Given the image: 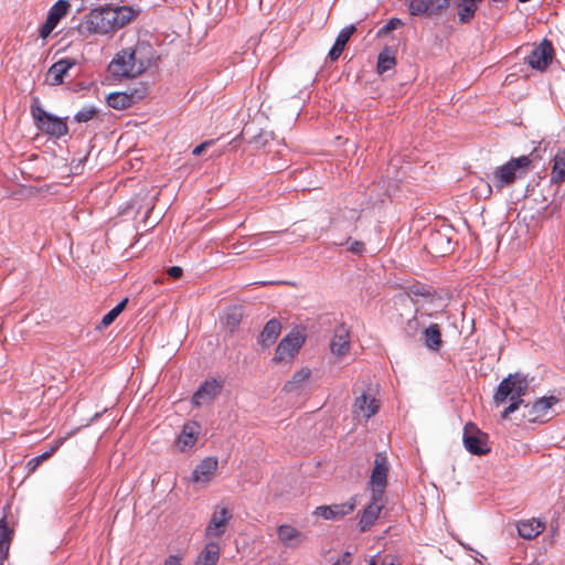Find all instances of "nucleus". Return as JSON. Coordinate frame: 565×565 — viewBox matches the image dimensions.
<instances>
[{
	"label": "nucleus",
	"mask_w": 565,
	"mask_h": 565,
	"mask_svg": "<svg viewBox=\"0 0 565 565\" xmlns=\"http://www.w3.org/2000/svg\"><path fill=\"white\" fill-rule=\"evenodd\" d=\"M355 26L353 24L349 25V26H345L343 28L337 39H335V42H334V45L341 47L342 50H344L347 43L349 42L350 38L352 36V34L355 32Z\"/></svg>",
	"instance_id": "obj_36"
},
{
	"label": "nucleus",
	"mask_w": 565,
	"mask_h": 565,
	"mask_svg": "<svg viewBox=\"0 0 565 565\" xmlns=\"http://www.w3.org/2000/svg\"><path fill=\"white\" fill-rule=\"evenodd\" d=\"M76 64L73 58H62L55 62L47 71L45 83L52 86L61 85L68 71Z\"/></svg>",
	"instance_id": "obj_19"
},
{
	"label": "nucleus",
	"mask_w": 565,
	"mask_h": 565,
	"mask_svg": "<svg viewBox=\"0 0 565 565\" xmlns=\"http://www.w3.org/2000/svg\"><path fill=\"white\" fill-rule=\"evenodd\" d=\"M58 22L47 15L46 21L40 28V36L45 39L51 34Z\"/></svg>",
	"instance_id": "obj_40"
},
{
	"label": "nucleus",
	"mask_w": 565,
	"mask_h": 565,
	"mask_svg": "<svg viewBox=\"0 0 565 565\" xmlns=\"http://www.w3.org/2000/svg\"><path fill=\"white\" fill-rule=\"evenodd\" d=\"M178 273H179V277H181V275H182V269H181L180 267H179V269H178Z\"/></svg>",
	"instance_id": "obj_51"
},
{
	"label": "nucleus",
	"mask_w": 565,
	"mask_h": 565,
	"mask_svg": "<svg viewBox=\"0 0 565 565\" xmlns=\"http://www.w3.org/2000/svg\"><path fill=\"white\" fill-rule=\"evenodd\" d=\"M354 508L355 500L354 498H351L350 501L344 503L318 507L315 511V514L322 516L326 520H337L351 513Z\"/></svg>",
	"instance_id": "obj_18"
},
{
	"label": "nucleus",
	"mask_w": 565,
	"mask_h": 565,
	"mask_svg": "<svg viewBox=\"0 0 565 565\" xmlns=\"http://www.w3.org/2000/svg\"><path fill=\"white\" fill-rule=\"evenodd\" d=\"M153 58L152 45L147 41H138L132 47L118 52L108 70L116 78L136 77L150 66Z\"/></svg>",
	"instance_id": "obj_1"
},
{
	"label": "nucleus",
	"mask_w": 565,
	"mask_h": 565,
	"mask_svg": "<svg viewBox=\"0 0 565 565\" xmlns=\"http://www.w3.org/2000/svg\"><path fill=\"white\" fill-rule=\"evenodd\" d=\"M370 565H376V564H375V561H374V559H372V561H371V563H370Z\"/></svg>",
	"instance_id": "obj_52"
},
{
	"label": "nucleus",
	"mask_w": 565,
	"mask_h": 565,
	"mask_svg": "<svg viewBox=\"0 0 565 565\" xmlns=\"http://www.w3.org/2000/svg\"><path fill=\"white\" fill-rule=\"evenodd\" d=\"M242 315L234 310L233 312L227 313L226 316V326L234 330L241 322Z\"/></svg>",
	"instance_id": "obj_41"
},
{
	"label": "nucleus",
	"mask_w": 565,
	"mask_h": 565,
	"mask_svg": "<svg viewBox=\"0 0 565 565\" xmlns=\"http://www.w3.org/2000/svg\"><path fill=\"white\" fill-rule=\"evenodd\" d=\"M128 302V299H122L115 308H113L109 312H107L102 321H100V328H106L110 326L115 319L124 311Z\"/></svg>",
	"instance_id": "obj_34"
},
{
	"label": "nucleus",
	"mask_w": 565,
	"mask_h": 565,
	"mask_svg": "<svg viewBox=\"0 0 565 565\" xmlns=\"http://www.w3.org/2000/svg\"><path fill=\"white\" fill-rule=\"evenodd\" d=\"M342 52H343V50H342L341 47H339V46H337V45H334V44H333V46H332V47H331V50L329 51L328 56H329V58H330L332 62H334V61H337V60L340 57V55L342 54Z\"/></svg>",
	"instance_id": "obj_43"
},
{
	"label": "nucleus",
	"mask_w": 565,
	"mask_h": 565,
	"mask_svg": "<svg viewBox=\"0 0 565 565\" xmlns=\"http://www.w3.org/2000/svg\"><path fill=\"white\" fill-rule=\"evenodd\" d=\"M396 64L395 56L390 52L388 49H385L379 54L376 70L379 74H384L385 72L392 70Z\"/></svg>",
	"instance_id": "obj_32"
},
{
	"label": "nucleus",
	"mask_w": 565,
	"mask_h": 565,
	"mask_svg": "<svg viewBox=\"0 0 565 565\" xmlns=\"http://www.w3.org/2000/svg\"><path fill=\"white\" fill-rule=\"evenodd\" d=\"M167 274L173 278L177 279V266H172L167 270Z\"/></svg>",
	"instance_id": "obj_46"
},
{
	"label": "nucleus",
	"mask_w": 565,
	"mask_h": 565,
	"mask_svg": "<svg viewBox=\"0 0 565 565\" xmlns=\"http://www.w3.org/2000/svg\"><path fill=\"white\" fill-rule=\"evenodd\" d=\"M30 110L35 126L43 134L56 139L68 134V127L65 119L44 110L39 97H32Z\"/></svg>",
	"instance_id": "obj_4"
},
{
	"label": "nucleus",
	"mask_w": 565,
	"mask_h": 565,
	"mask_svg": "<svg viewBox=\"0 0 565 565\" xmlns=\"http://www.w3.org/2000/svg\"><path fill=\"white\" fill-rule=\"evenodd\" d=\"M213 140H206L204 142H202L201 145L196 146L193 150H192V154L194 156H200L207 147H210L211 145H213Z\"/></svg>",
	"instance_id": "obj_42"
},
{
	"label": "nucleus",
	"mask_w": 565,
	"mask_h": 565,
	"mask_svg": "<svg viewBox=\"0 0 565 565\" xmlns=\"http://www.w3.org/2000/svg\"><path fill=\"white\" fill-rule=\"evenodd\" d=\"M131 207H136L137 215H142L143 218H147L149 212L153 209V196L148 193H138L132 199Z\"/></svg>",
	"instance_id": "obj_28"
},
{
	"label": "nucleus",
	"mask_w": 565,
	"mask_h": 565,
	"mask_svg": "<svg viewBox=\"0 0 565 565\" xmlns=\"http://www.w3.org/2000/svg\"><path fill=\"white\" fill-rule=\"evenodd\" d=\"M201 425L198 422L191 420L185 423L182 431L179 434V450L184 451L192 448L201 434Z\"/></svg>",
	"instance_id": "obj_20"
},
{
	"label": "nucleus",
	"mask_w": 565,
	"mask_h": 565,
	"mask_svg": "<svg viewBox=\"0 0 565 565\" xmlns=\"http://www.w3.org/2000/svg\"><path fill=\"white\" fill-rule=\"evenodd\" d=\"M519 535L526 540L535 539L543 530L544 524L535 519L520 521L516 525Z\"/></svg>",
	"instance_id": "obj_26"
},
{
	"label": "nucleus",
	"mask_w": 565,
	"mask_h": 565,
	"mask_svg": "<svg viewBox=\"0 0 565 565\" xmlns=\"http://www.w3.org/2000/svg\"><path fill=\"white\" fill-rule=\"evenodd\" d=\"M402 25H403V22H402L401 19L392 18L379 30L377 34H379V36L385 35V34L396 30L397 28H399Z\"/></svg>",
	"instance_id": "obj_38"
},
{
	"label": "nucleus",
	"mask_w": 565,
	"mask_h": 565,
	"mask_svg": "<svg viewBox=\"0 0 565 565\" xmlns=\"http://www.w3.org/2000/svg\"><path fill=\"white\" fill-rule=\"evenodd\" d=\"M70 7L71 4L67 0H58L51 8L49 17L58 22L63 17L66 15Z\"/></svg>",
	"instance_id": "obj_35"
},
{
	"label": "nucleus",
	"mask_w": 565,
	"mask_h": 565,
	"mask_svg": "<svg viewBox=\"0 0 565 565\" xmlns=\"http://www.w3.org/2000/svg\"><path fill=\"white\" fill-rule=\"evenodd\" d=\"M220 557V546L215 542H210L200 553L196 565H215Z\"/></svg>",
	"instance_id": "obj_30"
},
{
	"label": "nucleus",
	"mask_w": 565,
	"mask_h": 565,
	"mask_svg": "<svg viewBox=\"0 0 565 565\" xmlns=\"http://www.w3.org/2000/svg\"><path fill=\"white\" fill-rule=\"evenodd\" d=\"M12 536L13 530L8 526L4 518L0 519V565L8 559Z\"/></svg>",
	"instance_id": "obj_25"
},
{
	"label": "nucleus",
	"mask_w": 565,
	"mask_h": 565,
	"mask_svg": "<svg viewBox=\"0 0 565 565\" xmlns=\"http://www.w3.org/2000/svg\"><path fill=\"white\" fill-rule=\"evenodd\" d=\"M147 95V87L141 85L129 92L113 93L107 97V104L114 109H126L141 100Z\"/></svg>",
	"instance_id": "obj_13"
},
{
	"label": "nucleus",
	"mask_w": 565,
	"mask_h": 565,
	"mask_svg": "<svg viewBox=\"0 0 565 565\" xmlns=\"http://www.w3.org/2000/svg\"><path fill=\"white\" fill-rule=\"evenodd\" d=\"M137 12L131 7H106L94 9L79 25V33L108 34L128 24Z\"/></svg>",
	"instance_id": "obj_2"
},
{
	"label": "nucleus",
	"mask_w": 565,
	"mask_h": 565,
	"mask_svg": "<svg viewBox=\"0 0 565 565\" xmlns=\"http://www.w3.org/2000/svg\"><path fill=\"white\" fill-rule=\"evenodd\" d=\"M492 1H493V2H500V3H502V2H505L507 0H492Z\"/></svg>",
	"instance_id": "obj_50"
},
{
	"label": "nucleus",
	"mask_w": 565,
	"mask_h": 565,
	"mask_svg": "<svg viewBox=\"0 0 565 565\" xmlns=\"http://www.w3.org/2000/svg\"><path fill=\"white\" fill-rule=\"evenodd\" d=\"M305 339L299 332H290L278 343L274 361L281 362L291 359L303 344Z\"/></svg>",
	"instance_id": "obj_14"
},
{
	"label": "nucleus",
	"mask_w": 565,
	"mask_h": 565,
	"mask_svg": "<svg viewBox=\"0 0 565 565\" xmlns=\"http://www.w3.org/2000/svg\"><path fill=\"white\" fill-rule=\"evenodd\" d=\"M386 504L385 497L383 495H374L371 493V502L363 510L359 525L362 532L369 530L376 519L379 518L381 511Z\"/></svg>",
	"instance_id": "obj_17"
},
{
	"label": "nucleus",
	"mask_w": 565,
	"mask_h": 565,
	"mask_svg": "<svg viewBox=\"0 0 565 565\" xmlns=\"http://www.w3.org/2000/svg\"><path fill=\"white\" fill-rule=\"evenodd\" d=\"M310 376V370L309 369H301L299 371H297L292 379L290 381H288L285 385H284V391L285 392H292L294 390L298 388L299 385L306 381L308 377Z\"/></svg>",
	"instance_id": "obj_33"
},
{
	"label": "nucleus",
	"mask_w": 565,
	"mask_h": 565,
	"mask_svg": "<svg viewBox=\"0 0 565 565\" xmlns=\"http://www.w3.org/2000/svg\"><path fill=\"white\" fill-rule=\"evenodd\" d=\"M281 332V323L277 319H270L263 328L257 342L263 348H269L278 339Z\"/></svg>",
	"instance_id": "obj_23"
},
{
	"label": "nucleus",
	"mask_w": 565,
	"mask_h": 565,
	"mask_svg": "<svg viewBox=\"0 0 565 565\" xmlns=\"http://www.w3.org/2000/svg\"><path fill=\"white\" fill-rule=\"evenodd\" d=\"M277 534L279 541L287 547H296L305 541L302 532L287 524L278 526Z\"/></svg>",
	"instance_id": "obj_24"
},
{
	"label": "nucleus",
	"mask_w": 565,
	"mask_h": 565,
	"mask_svg": "<svg viewBox=\"0 0 565 565\" xmlns=\"http://www.w3.org/2000/svg\"><path fill=\"white\" fill-rule=\"evenodd\" d=\"M259 241H260V238H256L255 241H253V242L250 243V245H255V246H256V245H258V244H259Z\"/></svg>",
	"instance_id": "obj_47"
},
{
	"label": "nucleus",
	"mask_w": 565,
	"mask_h": 565,
	"mask_svg": "<svg viewBox=\"0 0 565 565\" xmlns=\"http://www.w3.org/2000/svg\"><path fill=\"white\" fill-rule=\"evenodd\" d=\"M218 467V460L215 457L204 458L192 471L190 477H185L183 480L189 484H193L198 488L207 487L216 475Z\"/></svg>",
	"instance_id": "obj_8"
},
{
	"label": "nucleus",
	"mask_w": 565,
	"mask_h": 565,
	"mask_svg": "<svg viewBox=\"0 0 565 565\" xmlns=\"http://www.w3.org/2000/svg\"><path fill=\"white\" fill-rule=\"evenodd\" d=\"M55 450L56 447H52L50 451L43 452L42 455L32 458L28 462V467L30 468V470H34L42 461L49 459Z\"/></svg>",
	"instance_id": "obj_39"
},
{
	"label": "nucleus",
	"mask_w": 565,
	"mask_h": 565,
	"mask_svg": "<svg viewBox=\"0 0 565 565\" xmlns=\"http://www.w3.org/2000/svg\"><path fill=\"white\" fill-rule=\"evenodd\" d=\"M487 192H488V194L491 193V185L489 183L487 184Z\"/></svg>",
	"instance_id": "obj_49"
},
{
	"label": "nucleus",
	"mask_w": 565,
	"mask_h": 565,
	"mask_svg": "<svg viewBox=\"0 0 565 565\" xmlns=\"http://www.w3.org/2000/svg\"><path fill=\"white\" fill-rule=\"evenodd\" d=\"M449 0H409L408 11L412 15L436 18L448 9Z\"/></svg>",
	"instance_id": "obj_10"
},
{
	"label": "nucleus",
	"mask_w": 565,
	"mask_h": 565,
	"mask_svg": "<svg viewBox=\"0 0 565 565\" xmlns=\"http://www.w3.org/2000/svg\"><path fill=\"white\" fill-rule=\"evenodd\" d=\"M224 386L222 380L211 379L204 381L192 396V405L200 407L203 405H210L221 394Z\"/></svg>",
	"instance_id": "obj_11"
},
{
	"label": "nucleus",
	"mask_w": 565,
	"mask_h": 565,
	"mask_svg": "<svg viewBox=\"0 0 565 565\" xmlns=\"http://www.w3.org/2000/svg\"><path fill=\"white\" fill-rule=\"evenodd\" d=\"M364 249V244L361 243V242H353L351 244V246L349 247V250L352 252L353 254H361Z\"/></svg>",
	"instance_id": "obj_44"
},
{
	"label": "nucleus",
	"mask_w": 565,
	"mask_h": 565,
	"mask_svg": "<svg viewBox=\"0 0 565 565\" xmlns=\"http://www.w3.org/2000/svg\"><path fill=\"white\" fill-rule=\"evenodd\" d=\"M457 9H458L457 14H458L459 23L467 24L473 19L476 11L478 9V6L459 0L457 3Z\"/></svg>",
	"instance_id": "obj_31"
},
{
	"label": "nucleus",
	"mask_w": 565,
	"mask_h": 565,
	"mask_svg": "<svg viewBox=\"0 0 565 565\" xmlns=\"http://www.w3.org/2000/svg\"><path fill=\"white\" fill-rule=\"evenodd\" d=\"M529 381L521 373L509 374L497 387L493 402L497 406L510 401L509 406L501 413V418L508 419L524 403L523 396L529 391Z\"/></svg>",
	"instance_id": "obj_3"
},
{
	"label": "nucleus",
	"mask_w": 565,
	"mask_h": 565,
	"mask_svg": "<svg viewBox=\"0 0 565 565\" xmlns=\"http://www.w3.org/2000/svg\"><path fill=\"white\" fill-rule=\"evenodd\" d=\"M174 559V556H170L169 561H167L166 565H171V561Z\"/></svg>",
	"instance_id": "obj_48"
},
{
	"label": "nucleus",
	"mask_w": 565,
	"mask_h": 565,
	"mask_svg": "<svg viewBox=\"0 0 565 565\" xmlns=\"http://www.w3.org/2000/svg\"><path fill=\"white\" fill-rule=\"evenodd\" d=\"M554 49L551 42L543 40L539 45L534 46L531 53L524 58L525 62L534 70L545 71L552 63Z\"/></svg>",
	"instance_id": "obj_12"
},
{
	"label": "nucleus",
	"mask_w": 565,
	"mask_h": 565,
	"mask_svg": "<svg viewBox=\"0 0 565 565\" xmlns=\"http://www.w3.org/2000/svg\"><path fill=\"white\" fill-rule=\"evenodd\" d=\"M388 469L390 465L386 455L377 452L375 455L374 467L369 480V489L372 494L385 497Z\"/></svg>",
	"instance_id": "obj_7"
},
{
	"label": "nucleus",
	"mask_w": 565,
	"mask_h": 565,
	"mask_svg": "<svg viewBox=\"0 0 565 565\" xmlns=\"http://www.w3.org/2000/svg\"><path fill=\"white\" fill-rule=\"evenodd\" d=\"M531 166V159L527 156L512 158L505 164L495 168L492 173L491 182L497 190L510 186L514 181L523 177Z\"/></svg>",
	"instance_id": "obj_5"
},
{
	"label": "nucleus",
	"mask_w": 565,
	"mask_h": 565,
	"mask_svg": "<svg viewBox=\"0 0 565 565\" xmlns=\"http://www.w3.org/2000/svg\"><path fill=\"white\" fill-rule=\"evenodd\" d=\"M352 562L351 559V554L349 552H347L342 559H338L333 565H348Z\"/></svg>",
	"instance_id": "obj_45"
},
{
	"label": "nucleus",
	"mask_w": 565,
	"mask_h": 565,
	"mask_svg": "<svg viewBox=\"0 0 565 565\" xmlns=\"http://www.w3.org/2000/svg\"><path fill=\"white\" fill-rule=\"evenodd\" d=\"M463 445L473 455H486L490 451L488 435L481 431L473 423H467L463 428Z\"/></svg>",
	"instance_id": "obj_9"
},
{
	"label": "nucleus",
	"mask_w": 565,
	"mask_h": 565,
	"mask_svg": "<svg viewBox=\"0 0 565 565\" xmlns=\"http://www.w3.org/2000/svg\"><path fill=\"white\" fill-rule=\"evenodd\" d=\"M232 519V513L225 507L216 508L213 512L211 520L205 529V535L209 539L221 537L226 530L228 521Z\"/></svg>",
	"instance_id": "obj_16"
},
{
	"label": "nucleus",
	"mask_w": 565,
	"mask_h": 565,
	"mask_svg": "<svg viewBox=\"0 0 565 565\" xmlns=\"http://www.w3.org/2000/svg\"><path fill=\"white\" fill-rule=\"evenodd\" d=\"M423 340L425 345L433 350L438 351L441 347V332L437 323H431L423 331Z\"/></svg>",
	"instance_id": "obj_27"
},
{
	"label": "nucleus",
	"mask_w": 565,
	"mask_h": 565,
	"mask_svg": "<svg viewBox=\"0 0 565 565\" xmlns=\"http://www.w3.org/2000/svg\"><path fill=\"white\" fill-rule=\"evenodd\" d=\"M557 403V397L548 396L524 404L522 417L530 423L543 424L552 418L553 406Z\"/></svg>",
	"instance_id": "obj_6"
},
{
	"label": "nucleus",
	"mask_w": 565,
	"mask_h": 565,
	"mask_svg": "<svg viewBox=\"0 0 565 565\" xmlns=\"http://www.w3.org/2000/svg\"><path fill=\"white\" fill-rule=\"evenodd\" d=\"M377 409L379 403L374 397L363 393L361 396L355 398L353 413L356 416H362L363 418L369 419L377 412Z\"/></svg>",
	"instance_id": "obj_22"
},
{
	"label": "nucleus",
	"mask_w": 565,
	"mask_h": 565,
	"mask_svg": "<svg viewBox=\"0 0 565 565\" xmlns=\"http://www.w3.org/2000/svg\"><path fill=\"white\" fill-rule=\"evenodd\" d=\"M425 248L435 257H443L452 250L451 236L441 231L430 232Z\"/></svg>",
	"instance_id": "obj_15"
},
{
	"label": "nucleus",
	"mask_w": 565,
	"mask_h": 565,
	"mask_svg": "<svg viewBox=\"0 0 565 565\" xmlns=\"http://www.w3.org/2000/svg\"><path fill=\"white\" fill-rule=\"evenodd\" d=\"M97 113L98 110L94 106L84 107L76 113L74 119L77 122H87L92 120L97 115Z\"/></svg>",
	"instance_id": "obj_37"
},
{
	"label": "nucleus",
	"mask_w": 565,
	"mask_h": 565,
	"mask_svg": "<svg viewBox=\"0 0 565 565\" xmlns=\"http://www.w3.org/2000/svg\"><path fill=\"white\" fill-rule=\"evenodd\" d=\"M551 180L558 184L565 181V149L558 150L554 157Z\"/></svg>",
	"instance_id": "obj_29"
},
{
	"label": "nucleus",
	"mask_w": 565,
	"mask_h": 565,
	"mask_svg": "<svg viewBox=\"0 0 565 565\" xmlns=\"http://www.w3.org/2000/svg\"><path fill=\"white\" fill-rule=\"evenodd\" d=\"M350 349V334L344 326L334 329V333L330 343V350L338 356H343Z\"/></svg>",
	"instance_id": "obj_21"
}]
</instances>
